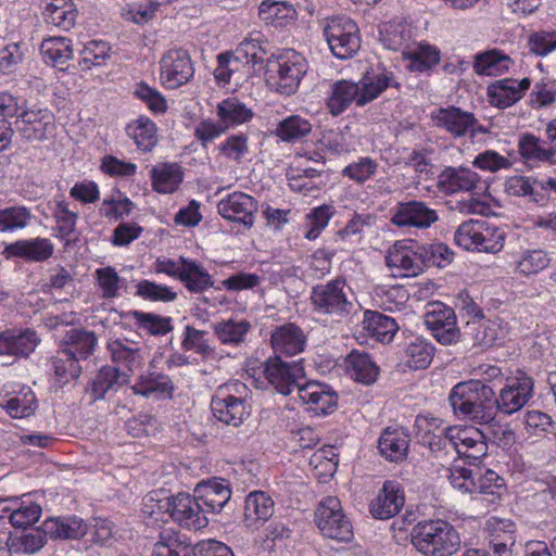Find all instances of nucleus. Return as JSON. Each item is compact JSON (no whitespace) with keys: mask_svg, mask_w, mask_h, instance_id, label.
<instances>
[{"mask_svg":"<svg viewBox=\"0 0 556 556\" xmlns=\"http://www.w3.org/2000/svg\"><path fill=\"white\" fill-rule=\"evenodd\" d=\"M448 402L455 415L480 425H486L496 417L495 392L482 380L457 383L450 392Z\"/></svg>","mask_w":556,"mask_h":556,"instance_id":"obj_1","label":"nucleus"},{"mask_svg":"<svg viewBox=\"0 0 556 556\" xmlns=\"http://www.w3.org/2000/svg\"><path fill=\"white\" fill-rule=\"evenodd\" d=\"M410 542L425 556H452L460 546L456 529L442 519L416 523L410 532Z\"/></svg>","mask_w":556,"mask_h":556,"instance_id":"obj_2","label":"nucleus"},{"mask_svg":"<svg viewBox=\"0 0 556 556\" xmlns=\"http://www.w3.org/2000/svg\"><path fill=\"white\" fill-rule=\"evenodd\" d=\"M350 288L344 279H333L326 283L313 287L311 302L313 311L318 315L327 316L331 321L346 319L354 309L349 299Z\"/></svg>","mask_w":556,"mask_h":556,"instance_id":"obj_3","label":"nucleus"},{"mask_svg":"<svg viewBox=\"0 0 556 556\" xmlns=\"http://www.w3.org/2000/svg\"><path fill=\"white\" fill-rule=\"evenodd\" d=\"M306 72L305 58L294 50H286L276 59L268 61L266 79L277 92L290 96L295 93Z\"/></svg>","mask_w":556,"mask_h":556,"instance_id":"obj_4","label":"nucleus"},{"mask_svg":"<svg viewBox=\"0 0 556 556\" xmlns=\"http://www.w3.org/2000/svg\"><path fill=\"white\" fill-rule=\"evenodd\" d=\"M454 240L468 251L497 253L504 247L505 232L485 219H469L458 226Z\"/></svg>","mask_w":556,"mask_h":556,"instance_id":"obj_5","label":"nucleus"},{"mask_svg":"<svg viewBox=\"0 0 556 556\" xmlns=\"http://www.w3.org/2000/svg\"><path fill=\"white\" fill-rule=\"evenodd\" d=\"M482 439L483 434L476 428L453 426L439 429L438 433L429 435L427 444L438 460L450 464L457 459V453Z\"/></svg>","mask_w":556,"mask_h":556,"instance_id":"obj_6","label":"nucleus"},{"mask_svg":"<svg viewBox=\"0 0 556 556\" xmlns=\"http://www.w3.org/2000/svg\"><path fill=\"white\" fill-rule=\"evenodd\" d=\"M323 34L332 54L338 59H351L361 48L358 26L348 16L326 18Z\"/></svg>","mask_w":556,"mask_h":556,"instance_id":"obj_7","label":"nucleus"},{"mask_svg":"<svg viewBox=\"0 0 556 556\" xmlns=\"http://www.w3.org/2000/svg\"><path fill=\"white\" fill-rule=\"evenodd\" d=\"M315 521L320 532L337 541L348 542L353 538V527L344 515L339 498L326 497L315 511Z\"/></svg>","mask_w":556,"mask_h":556,"instance_id":"obj_8","label":"nucleus"},{"mask_svg":"<svg viewBox=\"0 0 556 556\" xmlns=\"http://www.w3.org/2000/svg\"><path fill=\"white\" fill-rule=\"evenodd\" d=\"M166 511L176 523L188 530H200L208 523L206 510L195 494L178 493L168 497Z\"/></svg>","mask_w":556,"mask_h":556,"instance_id":"obj_9","label":"nucleus"},{"mask_svg":"<svg viewBox=\"0 0 556 556\" xmlns=\"http://www.w3.org/2000/svg\"><path fill=\"white\" fill-rule=\"evenodd\" d=\"M264 376L268 383L283 395L290 394L293 390L299 392L304 379V368L300 362H285L279 356L269 357L264 363Z\"/></svg>","mask_w":556,"mask_h":556,"instance_id":"obj_10","label":"nucleus"},{"mask_svg":"<svg viewBox=\"0 0 556 556\" xmlns=\"http://www.w3.org/2000/svg\"><path fill=\"white\" fill-rule=\"evenodd\" d=\"M425 325L431 331L432 337L442 345L456 343L460 338L455 312L441 302L429 304L425 314Z\"/></svg>","mask_w":556,"mask_h":556,"instance_id":"obj_11","label":"nucleus"},{"mask_svg":"<svg viewBox=\"0 0 556 556\" xmlns=\"http://www.w3.org/2000/svg\"><path fill=\"white\" fill-rule=\"evenodd\" d=\"M533 379L525 372L506 379V384L496 396L495 410L504 415H511L520 410L533 395Z\"/></svg>","mask_w":556,"mask_h":556,"instance_id":"obj_12","label":"nucleus"},{"mask_svg":"<svg viewBox=\"0 0 556 556\" xmlns=\"http://www.w3.org/2000/svg\"><path fill=\"white\" fill-rule=\"evenodd\" d=\"M194 74L189 53L184 49H170L160 61V77L167 88L176 89L188 83Z\"/></svg>","mask_w":556,"mask_h":556,"instance_id":"obj_13","label":"nucleus"},{"mask_svg":"<svg viewBox=\"0 0 556 556\" xmlns=\"http://www.w3.org/2000/svg\"><path fill=\"white\" fill-rule=\"evenodd\" d=\"M386 264L390 268L399 270V275L415 277L426 268L425 254L420 251L419 244H407L404 241H396L386 255Z\"/></svg>","mask_w":556,"mask_h":556,"instance_id":"obj_14","label":"nucleus"},{"mask_svg":"<svg viewBox=\"0 0 556 556\" xmlns=\"http://www.w3.org/2000/svg\"><path fill=\"white\" fill-rule=\"evenodd\" d=\"M53 119L47 109L22 110L14 122V131L28 141H42L54 128Z\"/></svg>","mask_w":556,"mask_h":556,"instance_id":"obj_15","label":"nucleus"},{"mask_svg":"<svg viewBox=\"0 0 556 556\" xmlns=\"http://www.w3.org/2000/svg\"><path fill=\"white\" fill-rule=\"evenodd\" d=\"M439 219L435 210L422 201L400 202L393 208L391 223L399 228L414 227L427 229Z\"/></svg>","mask_w":556,"mask_h":556,"instance_id":"obj_16","label":"nucleus"},{"mask_svg":"<svg viewBox=\"0 0 556 556\" xmlns=\"http://www.w3.org/2000/svg\"><path fill=\"white\" fill-rule=\"evenodd\" d=\"M218 213L228 220L240 223L248 228L254 224L257 201L250 194L236 191L222 199L217 204Z\"/></svg>","mask_w":556,"mask_h":556,"instance_id":"obj_17","label":"nucleus"},{"mask_svg":"<svg viewBox=\"0 0 556 556\" xmlns=\"http://www.w3.org/2000/svg\"><path fill=\"white\" fill-rule=\"evenodd\" d=\"M299 400L315 414L327 415L338 405V394L326 383L309 381L299 387Z\"/></svg>","mask_w":556,"mask_h":556,"instance_id":"obj_18","label":"nucleus"},{"mask_svg":"<svg viewBox=\"0 0 556 556\" xmlns=\"http://www.w3.org/2000/svg\"><path fill=\"white\" fill-rule=\"evenodd\" d=\"M211 409L217 420L233 427L240 426L249 416L244 401L229 394L224 388L212 397Z\"/></svg>","mask_w":556,"mask_h":556,"instance_id":"obj_19","label":"nucleus"},{"mask_svg":"<svg viewBox=\"0 0 556 556\" xmlns=\"http://www.w3.org/2000/svg\"><path fill=\"white\" fill-rule=\"evenodd\" d=\"M405 503L401 483L387 480L370 503V513L377 519H389L401 511Z\"/></svg>","mask_w":556,"mask_h":556,"instance_id":"obj_20","label":"nucleus"},{"mask_svg":"<svg viewBox=\"0 0 556 556\" xmlns=\"http://www.w3.org/2000/svg\"><path fill=\"white\" fill-rule=\"evenodd\" d=\"M274 356L291 357L302 353L306 345V336L303 330L292 323L277 327L270 337Z\"/></svg>","mask_w":556,"mask_h":556,"instance_id":"obj_21","label":"nucleus"},{"mask_svg":"<svg viewBox=\"0 0 556 556\" xmlns=\"http://www.w3.org/2000/svg\"><path fill=\"white\" fill-rule=\"evenodd\" d=\"M531 79L528 77L521 80L503 78L494 81L488 87V97L492 105L506 109L518 102L530 88Z\"/></svg>","mask_w":556,"mask_h":556,"instance_id":"obj_22","label":"nucleus"},{"mask_svg":"<svg viewBox=\"0 0 556 556\" xmlns=\"http://www.w3.org/2000/svg\"><path fill=\"white\" fill-rule=\"evenodd\" d=\"M465 336L469 337L473 345L489 348L501 341L505 331L498 319H483V313L476 308L475 318L466 325Z\"/></svg>","mask_w":556,"mask_h":556,"instance_id":"obj_23","label":"nucleus"},{"mask_svg":"<svg viewBox=\"0 0 556 556\" xmlns=\"http://www.w3.org/2000/svg\"><path fill=\"white\" fill-rule=\"evenodd\" d=\"M431 118L439 128L444 129L455 138L465 137L476 125L472 113L463 111L454 105L440 108L431 113Z\"/></svg>","mask_w":556,"mask_h":556,"instance_id":"obj_24","label":"nucleus"},{"mask_svg":"<svg viewBox=\"0 0 556 556\" xmlns=\"http://www.w3.org/2000/svg\"><path fill=\"white\" fill-rule=\"evenodd\" d=\"M409 434L403 427H388L378 440V450L384 459L393 463L403 462L408 454Z\"/></svg>","mask_w":556,"mask_h":556,"instance_id":"obj_25","label":"nucleus"},{"mask_svg":"<svg viewBox=\"0 0 556 556\" xmlns=\"http://www.w3.org/2000/svg\"><path fill=\"white\" fill-rule=\"evenodd\" d=\"M480 180L479 175L467 167H446L438 176L437 186L445 194L459 191L469 192L476 189Z\"/></svg>","mask_w":556,"mask_h":556,"instance_id":"obj_26","label":"nucleus"},{"mask_svg":"<svg viewBox=\"0 0 556 556\" xmlns=\"http://www.w3.org/2000/svg\"><path fill=\"white\" fill-rule=\"evenodd\" d=\"M518 153L528 167H538L541 164L556 165L553 151L545 147V141L534 134L523 132L518 138Z\"/></svg>","mask_w":556,"mask_h":556,"instance_id":"obj_27","label":"nucleus"},{"mask_svg":"<svg viewBox=\"0 0 556 556\" xmlns=\"http://www.w3.org/2000/svg\"><path fill=\"white\" fill-rule=\"evenodd\" d=\"M34 330H5L0 333V355L27 357L39 343Z\"/></svg>","mask_w":556,"mask_h":556,"instance_id":"obj_28","label":"nucleus"},{"mask_svg":"<svg viewBox=\"0 0 556 556\" xmlns=\"http://www.w3.org/2000/svg\"><path fill=\"white\" fill-rule=\"evenodd\" d=\"M40 515L41 507L38 504L24 505L0 498V527L8 520L14 528H26L38 521Z\"/></svg>","mask_w":556,"mask_h":556,"instance_id":"obj_29","label":"nucleus"},{"mask_svg":"<svg viewBox=\"0 0 556 556\" xmlns=\"http://www.w3.org/2000/svg\"><path fill=\"white\" fill-rule=\"evenodd\" d=\"M194 493L207 513H217L229 502L231 490L224 480H212L197 485Z\"/></svg>","mask_w":556,"mask_h":556,"instance_id":"obj_30","label":"nucleus"},{"mask_svg":"<svg viewBox=\"0 0 556 556\" xmlns=\"http://www.w3.org/2000/svg\"><path fill=\"white\" fill-rule=\"evenodd\" d=\"M108 350L116 365L115 368L129 374V376L139 370L143 364L141 350L135 343L118 339L109 342Z\"/></svg>","mask_w":556,"mask_h":556,"instance_id":"obj_31","label":"nucleus"},{"mask_svg":"<svg viewBox=\"0 0 556 556\" xmlns=\"http://www.w3.org/2000/svg\"><path fill=\"white\" fill-rule=\"evenodd\" d=\"M88 525L78 517L48 518L42 522V531L51 539L77 540L83 538Z\"/></svg>","mask_w":556,"mask_h":556,"instance_id":"obj_32","label":"nucleus"},{"mask_svg":"<svg viewBox=\"0 0 556 556\" xmlns=\"http://www.w3.org/2000/svg\"><path fill=\"white\" fill-rule=\"evenodd\" d=\"M403 59L408 63L406 68L410 72L424 73L432 70L440 62V51L429 43L413 42L408 50H404Z\"/></svg>","mask_w":556,"mask_h":556,"instance_id":"obj_33","label":"nucleus"},{"mask_svg":"<svg viewBox=\"0 0 556 556\" xmlns=\"http://www.w3.org/2000/svg\"><path fill=\"white\" fill-rule=\"evenodd\" d=\"M54 251V247L49 239L35 238L30 240H18L5 248L11 256L23 257L33 262H43L48 260Z\"/></svg>","mask_w":556,"mask_h":556,"instance_id":"obj_34","label":"nucleus"},{"mask_svg":"<svg viewBox=\"0 0 556 556\" xmlns=\"http://www.w3.org/2000/svg\"><path fill=\"white\" fill-rule=\"evenodd\" d=\"M359 89L357 83L352 80H337L331 85L330 96L327 99V106L332 116L344 112L353 102L358 105Z\"/></svg>","mask_w":556,"mask_h":556,"instance_id":"obj_35","label":"nucleus"},{"mask_svg":"<svg viewBox=\"0 0 556 556\" xmlns=\"http://www.w3.org/2000/svg\"><path fill=\"white\" fill-rule=\"evenodd\" d=\"M357 85L361 94L358 98V106H364L374 101L387 88L397 86L394 80L393 73L386 70L377 74L366 73Z\"/></svg>","mask_w":556,"mask_h":556,"instance_id":"obj_36","label":"nucleus"},{"mask_svg":"<svg viewBox=\"0 0 556 556\" xmlns=\"http://www.w3.org/2000/svg\"><path fill=\"white\" fill-rule=\"evenodd\" d=\"M258 16L266 25L285 27L298 18V12L289 2L264 0L258 8Z\"/></svg>","mask_w":556,"mask_h":556,"instance_id":"obj_37","label":"nucleus"},{"mask_svg":"<svg viewBox=\"0 0 556 556\" xmlns=\"http://www.w3.org/2000/svg\"><path fill=\"white\" fill-rule=\"evenodd\" d=\"M274 514V501L263 491L251 492L244 503V522L254 527L267 521Z\"/></svg>","mask_w":556,"mask_h":556,"instance_id":"obj_38","label":"nucleus"},{"mask_svg":"<svg viewBox=\"0 0 556 556\" xmlns=\"http://www.w3.org/2000/svg\"><path fill=\"white\" fill-rule=\"evenodd\" d=\"M252 326L247 319L229 318L212 325L213 333L224 345L238 346L245 341Z\"/></svg>","mask_w":556,"mask_h":556,"instance_id":"obj_39","label":"nucleus"},{"mask_svg":"<svg viewBox=\"0 0 556 556\" xmlns=\"http://www.w3.org/2000/svg\"><path fill=\"white\" fill-rule=\"evenodd\" d=\"M380 40L382 45L393 51L408 50L413 43L412 27L405 22H389L380 28Z\"/></svg>","mask_w":556,"mask_h":556,"instance_id":"obj_40","label":"nucleus"},{"mask_svg":"<svg viewBox=\"0 0 556 556\" xmlns=\"http://www.w3.org/2000/svg\"><path fill=\"white\" fill-rule=\"evenodd\" d=\"M218 121L228 130L252 119L253 112L237 98H228L217 104Z\"/></svg>","mask_w":556,"mask_h":556,"instance_id":"obj_41","label":"nucleus"},{"mask_svg":"<svg viewBox=\"0 0 556 556\" xmlns=\"http://www.w3.org/2000/svg\"><path fill=\"white\" fill-rule=\"evenodd\" d=\"M129 382V374L119 371L118 368L102 367L92 382V394L94 400L103 399L110 391H117Z\"/></svg>","mask_w":556,"mask_h":556,"instance_id":"obj_42","label":"nucleus"},{"mask_svg":"<svg viewBox=\"0 0 556 556\" xmlns=\"http://www.w3.org/2000/svg\"><path fill=\"white\" fill-rule=\"evenodd\" d=\"M131 389L135 394L160 399L170 396L174 387L168 376L152 372L140 376L139 381L135 383Z\"/></svg>","mask_w":556,"mask_h":556,"instance_id":"obj_43","label":"nucleus"},{"mask_svg":"<svg viewBox=\"0 0 556 556\" xmlns=\"http://www.w3.org/2000/svg\"><path fill=\"white\" fill-rule=\"evenodd\" d=\"M352 377L364 384H371L377 380L379 367L366 352L352 351L346 358Z\"/></svg>","mask_w":556,"mask_h":556,"instance_id":"obj_44","label":"nucleus"},{"mask_svg":"<svg viewBox=\"0 0 556 556\" xmlns=\"http://www.w3.org/2000/svg\"><path fill=\"white\" fill-rule=\"evenodd\" d=\"M97 341L98 339L93 331L71 329L64 338V349L79 362L93 353Z\"/></svg>","mask_w":556,"mask_h":556,"instance_id":"obj_45","label":"nucleus"},{"mask_svg":"<svg viewBox=\"0 0 556 556\" xmlns=\"http://www.w3.org/2000/svg\"><path fill=\"white\" fill-rule=\"evenodd\" d=\"M511 63L507 54L498 50H489L476 55L473 70L478 75L495 76L507 72Z\"/></svg>","mask_w":556,"mask_h":556,"instance_id":"obj_46","label":"nucleus"},{"mask_svg":"<svg viewBox=\"0 0 556 556\" xmlns=\"http://www.w3.org/2000/svg\"><path fill=\"white\" fill-rule=\"evenodd\" d=\"M152 185L160 193L174 192L182 180V172L176 163H163L154 166L151 170Z\"/></svg>","mask_w":556,"mask_h":556,"instance_id":"obj_47","label":"nucleus"},{"mask_svg":"<svg viewBox=\"0 0 556 556\" xmlns=\"http://www.w3.org/2000/svg\"><path fill=\"white\" fill-rule=\"evenodd\" d=\"M364 323L371 337L382 343L391 342L399 330V325L394 318L379 312L367 311Z\"/></svg>","mask_w":556,"mask_h":556,"instance_id":"obj_48","label":"nucleus"},{"mask_svg":"<svg viewBox=\"0 0 556 556\" xmlns=\"http://www.w3.org/2000/svg\"><path fill=\"white\" fill-rule=\"evenodd\" d=\"M45 62L53 66L64 65L73 56L72 42L65 37H50L40 47Z\"/></svg>","mask_w":556,"mask_h":556,"instance_id":"obj_49","label":"nucleus"},{"mask_svg":"<svg viewBox=\"0 0 556 556\" xmlns=\"http://www.w3.org/2000/svg\"><path fill=\"white\" fill-rule=\"evenodd\" d=\"M126 131L135 140L138 149L144 152L151 151L157 142L156 126L148 117L140 116L127 126Z\"/></svg>","mask_w":556,"mask_h":556,"instance_id":"obj_50","label":"nucleus"},{"mask_svg":"<svg viewBox=\"0 0 556 556\" xmlns=\"http://www.w3.org/2000/svg\"><path fill=\"white\" fill-rule=\"evenodd\" d=\"M152 556H194V546L179 534L162 532L154 544Z\"/></svg>","mask_w":556,"mask_h":556,"instance_id":"obj_51","label":"nucleus"},{"mask_svg":"<svg viewBox=\"0 0 556 556\" xmlns=\"http://www.w3.org/2000/svg\"><path fill=\"white\" fill-rule=\"evenodd\" d=\"M312 129L313 125L308 119L291 115L278 124L276 135L285 142H295L308 136Z\"/></svg>","mask_w":556,"mask_h":556,"instance_id":"obj_52","label":"nucleus"},{"mask_svg":"<svg viewBox=\"0 0 556 556\" xmlns=\"http://www.w3.org/2000/svg\"><path fill=\"white\" fill-rule=\"evenodd\" d=\"M434 351L435 349L430 342L416 338L405 350L406 365L414 370L426 369L432 362Z\"/></svg>","mask_w":556,"mask_h":556,"instance_id":"obj_53","label":"nucleus"},{"mask_svg":"<svg viewBox=\"0 0 556 556\" xmlns=\"http://www.w3.org/2000/svg\"><path fill=\"white\" fill-rule=\"evenodd\" d=\"M129 316L138 328L150 336H165L173 330L170 317L140 311H131L129 312Z\"/></svg>","mask_w":556,"mask_h":556,"instance_id":"obj_54","label":"nucleus"},{"mask_svg":"<svg viewBox=\"0 0 556 556\" xmlns=\"http://www.w3.org/2000/svg\"><path fill=\"white\" fill-rule=\"evenodd\" d=\"M551 263L548 253L542 249H528L520 253L516 261V271L529 277L545 269Z\"/></svg>","mask_w":556,"mask_h":556,"instance_id":"obj_55","label":"nucleus"},{"mask_svg":"<svg viewBox=\"0 0 556 556\" xmlns=\"http://www.w3.org/2000/svg\"><path fill=\"white\" fill-rule=\"evenodd\" d=\"M182 285L194 293H200L205 289L213 286V279L211 275L197 262L189 260L186 263V268L179 279Z\"/></svg>","mask_w":556,"mask_h":556,"instance_id":"obj_56","label":"nucleus"},{"mask_svg":"<svg viewBox=\"0 0 556 556\" xmlns=\"http://www.w3.org/2000/svg\"><path fill=\"white\" fill-rule=\"evenodd\" d=\"M1 405L11 417L24 418L34 414L37 401L34 392L30 389H26L4 400Z\"/></svg>","mask_w":556,"mask_h":556,"instance_id":"obj_57","label":"nucleus"},{"mask_svg":"<svg viewBox=\"0 0 556 556\" xmlns=\"http://www.w3.org/2000/svg\"><path fill=\"white\" fill-rule=\"evenodd\" d=\"M531 178L526 176H511L505 181V192L514 197H528L530 201L543 204L546 195L542 190H536Z\"/></svg>","mask_w":556,"mask_h":556,"instance_id":"obj_58","label":"nucleus"},{"mask_svg":"<svg viewBox=\"0 0 556 556\" xmlns=\"http://www.w3.org/2000/svg\"><path fill=\"white\" fill-rule=\"evenodd\" d=\"M51 365L55 377L64 383L78 378L81 371L79 362L64 348L51 358Z\"/></svg>","mask_w":556,"mask_h":556,"instance_id":"obj_59","label":"nucleus"},{"mask_svg":"<svg viewBox=\"0 0 556 556\" xmlns=\"http://www.w3.org/2000/svg\"><path fill=\"white\" fill-rule=\"evenodd\" d=\"M110 47L108 42L101 40H92L85 45L81 50V59L79 65L81 70H90L93 66H101L106 63L110 58Z\"/></svg>","mask_w":556,"mask_h":556,"instance_id":"obj_60","label":"nucleus"},{"mask_svg":"<svg viewBox=\"0 0 556 556\" xmlns=\"http://www.w3.org/2000/svg\"><path fill=\"white\" fill-rule=\"evenodd\" d=\"M217 62L218 64L214 71V76L218 81L224 84H228L233 75L248 66L235 51L220 53L217 56Z\"/></svg>","mask_w":556,"mask_h":556,"instance_id":"obj_61","label":"nucleus"},{"mask_svg":"<svg viewBox=\"0 0 556 556\" xmlns=\"http://www.w3.org/2000/svg\"><path fill=\"white\" fill-rule=\"evenodd\" d=\"M94 276L102 292V298L114 299L119 295L122 279L114 267L98 268L94 271Z\"/></svg>","mask_w":556,"mask_h":556,"instance_id":"obj_62","label":"nucleus"},{"mask_svg":"<svg viewBox=\"0 0 556 556\" xmlns=\"http://www.w3.org/2000/svg\"><path fill=\"white\" fill-rule=\"evenodd\" d=\"M205 337V331L188 325L185 327L181 346L185 351H194L201 356L207 357L214 353V350L211 348Z\"/></svg>","mask_w":556,"mask_h":556,"instance_id":"obj_63","label":"nucleus"},{"mask_svg":"<svg viewBox=\"0 0 556 556\" xmlns=\"http://www.w3.org/2000/svg\"><path fill=\"white\" fill-rule=\"evenodd\" d=\"M420 251L425 254L426 267H445L452 263L454 252L445 243L421 244Z\"/></svg>","mask_w":556,"mask_h":556,"instance_id":"obj_64","label":"nucleus"}]
</instances>
